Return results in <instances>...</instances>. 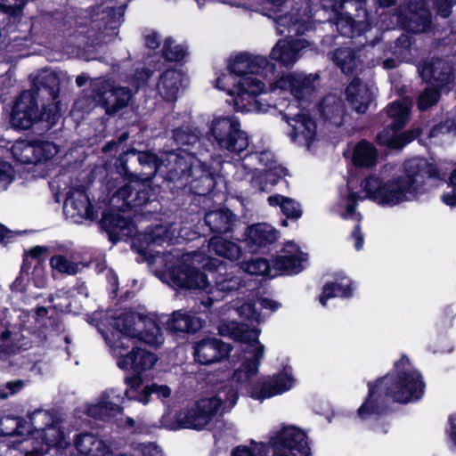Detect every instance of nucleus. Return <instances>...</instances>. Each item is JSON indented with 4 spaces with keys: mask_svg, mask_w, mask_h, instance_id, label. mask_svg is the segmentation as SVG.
Returning a JSON list of instances; mask_svg holds the SVG:
<instances>
[{
    "mask_svg": "<svg viewBox=\"0 0 456 456\" xmlns=\"http://www.w3.org/2000/svg\"><path fill=\"white\" fill-rule=\"evenodd\" d=\"M367 387V395L357 409L356 417L362 421H378L393 412L392 403L419 402L424 396L426 383L420 371L403 354L392 370L368 381Z\"/></svg>",
    "mask_w": 456,
    "mask_h": 456,
    "instance_id": "nucleus-1",
    "label": "nucleus"
},
{
    "mask_svg": "<svg viewBox=\"0 0 456 456\" xmlns=\"http://www.w3.org/2000/svg\"><path fill=\"white\" fill-rule=\"evenodd\" d=\"M431 179H440L437 165L425 158H413L404 161L402 174L387 180L369 175L362 187L369 200L381 206L394 207L425 193Z\"/></svg>",
    "mask_w": 456,
    "mask_h": 456,
    "instance_id": "nucleus-2",
    "label": "nucleus"
},
{
    "mask_svg": "<svg viewBox=\"0 0 456 456\" xmlns=\"http://www.w3.org/2000/svg\"><path fill=\"white\" fill-rule=\"evenodd\" d=\"M234 337L237 341L246 345L242 351L249 355L245 356L240 366L233 370L232 379L240 384L250 398L263 402L292 388L295 379L285 369L272 376L253 380L265 355V346L259 341L258 330H238Z\"/></svg>",
    "mask_w": 456,
    "mask_h": 456,
    "instance_id": "nucleus-3",
    "label": "nucleus"
},
{
    "mask_svg": "<svg viewBox=\"0 0 456 456\" xmlns=\"http://www.w3.org/2000/svg\"><path fill=\"white\" fill-rule=\"evenodd\" d=\"M231 76L239 77L233 82V88L229 94L233 98L234 110L237 112H248L253 109L258 111L266 110L257 97L265 93V85L253 75H259L264 78L273 76L276 66L265 56L253 55L248 53H240L228 64Z\"/></svg>",
    "mask_w": 456,
    "mask_h": 456,
    "instance_id": "nucleus-4",
    "label": "nucleus"
},
{
    "mask_svg": "<svg viewBox=\"0 0 456 456\" xmlns=\"http://www.w3.org/2000/svg\"><path fill=\"white\" fill-rule=\"evenodd\" d=\"M147 321L146 316L135 312H124L113 318L105 340L118 359L122 354L130 352L131 346H135L134 339L151 346L158 343L157 334L145 330Z\"/></svg>",
    "mask_w": 456,
    "mask_h": 456,
    "instance_id": "nucleus-5",
    "label": "nucleus"
},
{
    "mask_svg": "<svg viewBox=\"0 0 456 456\" xmlns=\"http://www.w3.org/2000/svg\"><path fill=\"white\" fill-rule=\"evenodd\" d=\"M386 115L391 122L379 131L375 138L378 145L392 150H399L413 142L421 134L419 128L409 129L401 132L407 125L410 118V110L403 102L395 101L390 102L380 117Z\"/></svg>",
    "mask_w": 456,
    "mask_h": 456,
    "instance_id": "nucleus-6",
    "label": "nucleus"
},
{
    "mask_svg": "<svg viewBox=\"0 0 456 456\" xmlns=\"http://www.w3.org/2000/svg\"><path fill=\"white\" fill-rule=\"evenodd\" d=\"M209 136L221 150L240 156L249 144L247 132L241 129L240 120L236 117L214 118Z\"/></svg>",
    "mask_w": 456,
    "mask_h": 456,
    "instance_id": "nucleus-7",
    "label": "nucleus"
},
{
    "mask_svg": "<svg viewBox=\"0 0 456 456\" xmlns=\"http://www.w3.org/2000/svg\"><path fill=\"white\" fill-rule=\"evenodd\" d=\"M155 191L151 185L150 179L133 178L121 186L112 197V200L119 202L121 211L131 210L134 213H151L147 206L155 200Z\"/></svg>",
    "mask_w": 456,
    "mask_h": 456,
    "instance_id": "nucleus-8",
    "label": "nucleus"
},
{
    "mask_svg": "<svg viewBox=\"0 0 456 456\" xmlns=\"http://www.w3.org/2000/svg\"><path fill=\"white\" fill-rule=\"evenodd\" d=\"M200 159L188 149H176L162 153L161 172L169 182L180 183V187L190 180L191 172L199 165Z\"/></svg>",
    "mask_w": 456,
    "mask_h": 456,
    "instance_id": "nucleus-9",
    "label": "nucleus"
},
{
    "mask_svg": "<svg viewBox=\"0 0 456 456\" xmlns=\"http://www.w3.org/2000/svg\"><path fill=\"white\" fill-rule=\"evenodd\" d=\"M307 439V434L302 429L294 426L283 427L270 438L272 456H311Z\"/></svg>",
    "mask_w": 456,
    "mask_h": 456,
    "instance_id": "nucleus-10",
    "label": "nucleus"
},
{
    "mask_svg": "<svg viewBox=\"0 0 456 456\" xmlns=\"http://www.w3.org/2000/svg\"><path fill=\"white\" fill-rule=\"evenodd\" d=\"M222 406V400L212 396L201 398L195 402L192 407L179 411L175 415L180 428L202 430L212 420Z\"/></svg>",
    "mask_w": 456,
    "mask_h": 456,
    "instance_id": "nucleus-11",
    "label": "nucleus"
},
{
    "mask_svg": "<svg viewBox=\"0 0 456 456\" xmlns=\"http://www.w3.org/2000/svg\"><path fill=\"white\" fill-rule=\"evenodd\" d=\"M400 28L411 34L425 33L431 29L432 13L426 0H409L404 10L397 14Z\"/></svg>",
    "mask_w": 456,
    "mask_h": 456,
    "instance_id": "nucleus-12",
    "label": "nucleus"
},
{
    "mask_svg": "<svg viewBox=\"0 0 456 456\" xmlns=\"http://www.w3.org/2000/svg\"><path fill=\"white\" fill-rule=\"evenodd\" d=\"M123 16L124 11L121 7L101 8V6H97L90 15L86 31L89 34L88 37L100 40L117 34Z\"/></svg>",
    "mask_w": 456,
    "mask_h": 456,
    "instance_id": "nucleus-13",
    "label": "nucleus"
},
{
    "mask_svg": "<svg viewBox=\"0 0 456 456\" xmlns=\"http://www.w3.org/2000/svg\"><path fill=\"white\" fill-rule=\"evenodd\" d=\"M168 275L173 284L179 289H207L210 287L206 273L184 259H178L172 265Z\"/></svg>",
    "mask_w": 456,
    "mask_h": 456,
    "instance_id": "nucleus-14",
    "label": "nucleus"
},
{
    "mask_svg": "<svg viewBox=\"0 0 456 456\" xmlns=\"http://www.w3.org/2000/svg\"><path fill=\"white\" fill-rule=\"evenodd\" d=\"M161 160L162 156L159 158L151 151H138L135 148H131L119 155L114 166L118 175L125 180L131 181L133 178H138L139 175L130 169L129 162L137 161L142 167L161 171Z\"/></svg>",
    "mask_w": 456,
    "mask_h": 456,
    "instance_id": "nucleus-15",
    "label": "nucleus"
},
{
    "mask_svg": "<svg viewBox=\"0 0 456 456\" xmlns=\"http://www.w3.org/2000/svg\"><path fill=\"white\" fill-rule=\"evenodd\" d=\"M99 225L113 244L126 240L128 238L134 237L136 232V224L134 219L130 216H124L114 210L103 211Z\"/></svg>",
    "mask_w": 456,
    "mask_h": 456,
    "instance_id": "nucleus-16",
    "label": "nucleus"
},
{
    "mask_svg": "<svg viewBox=\"0 0 456 456\" xmlns=\"http://www.w3.org/2000/svg\"><path fill=\"white\" fill-rule=\"evenodd\" d=\"M38 102L30 92L22 91L16 98L10 115V124L15 130L25 131L37 122Z\"/></svg>",
    "mask_w": 456,
    "mask_h": 456,
    "instance_id": "nucleus-17",
    "label": "nucleus"
},
{
    "mask_svg": "<svg viewBox=\"0 0 456 456\" xmlns=\"http://www.w3.org/2000/svg\"><path fill=\"white\" fill-rule=\"evenodd\" d=\"M419 72L422 79L430 86L447 92L451 90L450 86L454 81V69L450 61L443 58L433 57L421 65Z\"/></svg>",
    "mask_w": 456,
    "mask_h": 456,
    "instance_id": "nucleus-18",
    "label": "nucleus"
},
{
    "mask_svg": "<svg viewBox=\"0 0 456 456\" xmlns=\"http://www.w3.org/2000/svg\"><path fill=\"white\" fill-rule=\"evenodd\" d=\"M232 350V345L216 337H206L193 345V355L201 365H210L227 358Z\"/></svg>",
    "mask_w": 456,
    "mask_h": 456,
    "instance_id": "nucleus-19",
    "label": "nucleus"
},
{
    "mask_svg": "<svg viewBox=\"0 0 456 456\" xmlns=\"http://www.w3.org/2000/svg\"><path fill=\"white\" fill-rule=\"evenodd\" d=\"M133 96L131 89L127 86H116L107 82L96 92L95 101L105 110L109 116L115 115L126 107Z\"/></svg>",
    "mask_w": 456,
    "mask_h": 456,
    "instance_id": "nucleus-20",
    "label": "nucleus"
},
{
    "mask_svg": "<svg viewBox=\"0 0 456 456\" xmlns=\"http://www.w3.org/2000/svg\"><path fill=\"white\" fill-rule=\"evenodd\" d=\"M318 78V75L289 73L281 76L275 81V87L281 90H289L297 101L302 102L307 100L314 92V82Z\"/></svg>",
    "mask_w": 456,
    "mask_h": 456,
    "instance_id": "nucleus-21",
    "label": "nucleus"
},
{
    "mask_svg": "<svg viewBox=\"0 0 456 456\" xmlns=\"http://www.w3.org/2000/svg\"><path fill=\"white\" fill-rule=\"evenodd\" d=\"M243 242L251 253L262 248L269 249L278 240V232L267 224L258 223L248 225L243 234Z\"/></svg>",
    "mask_w": 456,
    "mask_h": 456,
    "instance_id": "nucleus-22",
    "label": "nucleus"
},
{
    "mask_svg": "<svg viewBox=\"0 0 456 456\" xmlns=\"http://www.w3.org/2000/svg\"><path fill=\"white\" fill-rule=\"evenodd\" d=\"M157 361L158 357L154 353L139 346H133L130 352L119 356L117 364L121 370L142 373L151 369Z\"/></svg>",
    "mask_w": 456,
    "mask_h": 456,
    "instance_id": "nucleus-23",
    "label": "nucleus"
},
{
    "mask_svg": "<svg viewBox=\"0 0 456 456\" xmlns=\"http://www.w3.org/2000/svg\"><path fill=\"white\" fill-rule=\"evenodd\" d=\"M37 102H58L60 94V78L54 72L36 77L29 90Z\"/></svg>",
    "mask_w": 456,
    "mask_h": 456,
    "instance_id": "nucleus-24",
    "label": "nucleus"
},
{
    "mask_svg": "<svg viewBox=\"0 0 456 456\" xmlns=\"http://www.w3.org/2000/svg\"><path fill=\"white\" fill-rule=\"evenodd\" d=\"M168 229L162 224L149 226L143 232L134 235L133 248L141 256H146L154 246H163L168 240Z\"/></svg>",
    "mask_w": 456,
    "mask_h": 456,
    "instance_id": "nucleus-25",
    "label": "nucleus"
},
{
    "mask_svg": "<svg viewBox=\"0 0 456 456\" xmlns=\"http://www.w3.org/2000/svg\"><path fill=\"white\" fill-rule=\"evenodd\" d=\"M311 18L312 9L310 4L304 1L296 2L290 11L277 17L276 23L280 27L286 28L289 33L295 30V33L297 34L300 28H305Z\"/></svg>",
    "mask_w": 456,
    "mask_h": 456,
    "instance_id": "nucleus-26",
    "label": "nucleus"
},
{
    "mask_svg": "<svg viewBox=\"0 0 456 456\" xmlns=\"http://www.w3.org/2000/svg\"><path fill=\"white\" fill-rule=\"evenodd\" d=\"M190 186V191L198 196H207L213 192L216 180L215 174L211 172L210 167L200 160L193 172L190 180L183 184V186Z\"/></svg>",
    "mask_w": 456,
    "mask_h": 456,
    "instance_id": "nucleus-27",
    "label": "nucleus"
},
{
    "mask_svg": "<svg viewBox=\"0 0 456 456\" xmlns=\"http://www.w3.org/2000/svg\"><path fill=\"white\" fill-rule=\"evenodd\" d=\"M206 324V321L195 314L183 310L173 312L167 321V330L174 334H195Z\"/></svg>",
    "mask_w": 456,
    "mask_h": 456,
    "instance_id": "nucleus-28",
    "label": "nucleus"
},
{
    "mask_svg": "<svg viewBox=\"0 0 456 456\" xmlns=\"http://www.w3.org/2000/svg\"><path fill=\"white\" fill-rule=\"evenodd\" d=\"M58 152L57 146L53 142L34 141L24 146L19 161L23 164L37 165L51 160Z\"/></svg>",
    "mask_w": 456,
    "mask_h": 456,
    "instance_id": "nucleus-29",
    "label": "nucleus"
},
{
    "mask_svg": "<svg viewBox=\"0 0 456 456\" xmlns=\"http://www.w3.org/2000/svg\"><path fill=\"white\" fill-rule=\"evenodd\" d=\"M70 207L77 215L87 220H96L98 218V212L88 196L86 189L80 187L74 191H69L64 202V208ZM75 215V213H73Z\"/></svg>",
    "mask_w": 456,
    "mask_h": 456,
    "instance_id": "nucleus-30",
    "label": "nucleus"
},
{
    "mask_svg": "<svg viewBox=\"0 0 456 456\" xmlns=\"http://www.w3.org/2000/svg\"><path fill=\"white\" fill-rule=\"evenodd\" d=\"M354 289L353 281L348 277L338 274L335 281H328L323 285L319 302L325 306L330 298L336 297L349 298L353 297Z\"/></svg>",
    "mask_w": 456,
    "mask_h": 456,
    "instance_id": "nucleus-31",
    "label": "nucleus"
},
{
    "mask_svg": "<svg viewBox=\"0 0 456 456\" xmlns=\"http://www.w3.org/2000/svg\"><path fill=\"white\" fill-rule=\"evenodd\" d=\"M236 220L235 214L229 208L209 211L205 215L204 221L209 231L216 235L232 232Z\"/></svg>",
    "mask_w": 456,
    "mask_h": 456,
    "instance_id": "nucleus-32",
    "label": "nucleus"
},
{
    "mask_svg": "<svg viewBox=\"0 0 456 456\" xmlns=\"http://www.w3.org/2000/svg\"><path fill=\"white\" fill-rule=\"evenodd\" d=\"M182 73L176 69H168L159 77L157 90L166 102H175L182 86Z\"/></svg>",
    "mask_w": 456,
    "mask_h": 456,
    "instance_id": "nucleus-33",
    "label": "nucleus"
},
{
    "mask_svg": "<svg viewBox=\"0 0 456 456\" xmlns=\"http://www.w3.org/2000/svg\"><path fill=\"white\" fill-rule=\"evenodd\" d=\"M318 110L324 121L333 125H341L344 121L345 107L340 98L334 94L322 97L318 104Z\"/></svg>",
    "mask_w": 456,
    "mask_h": 456,
    "instance_id": "nucleus-34",
    "label": "nucleus"
},
{
    "mask_svg": "<svg viewBox=\"0 0 456 456\" xmlns=\"http://www.w3.org/2000/svg\"><path fill=\"white\" fill-rule=\"evenodd\" d=\"M74 445L77 451L85 456H106L111 453L110 447L102 440L90 433L76 435Z\"/></svg>",
    "mask_w": 456,
    "mask_h": 456,
    "instance_id": "nucleus-35",
    "label": "nucleus"
},
{
    "mask_svg": "<svg viewBox=\"0 0 456 456\" xmlns=\"http://www.w3.org/2000/svg\"><path fill=\"white\" fill-rule=\"evenodd\" d=\"M378 151L375 146L365 139L359 141L354 148L352 162L356 167L370 168L376 166Z\"/></svg>",
    "mask_w": 456,
    "mask_h": 456,
    "instance_id": "nucleus-36",
    "label": "nucleus"
},
{
    "mask_svg": "<svg viewBox=\"0 0 456 456\" xmlns=\"http://www.w3.org/2000/svg\"><path fill=\"white\" fill-rule=\"evenodd\" d=\"M298 49L295 42L280 39L273 47L270 58L282 66L293 65L297 60Z\"/></svg>",
    "mask_w": 456,
    "mask_h": 456,
    "instance_id": "nucleus-37",
    "label": "nucleus"
},
{
    "mask_svg": "<svg viewBox=\"0 0 456 456\" xmlns=\"http://www.w3.org/2000/svg\"><path fill=\"white\" fill-rule=\"evenodd\" d=\"M19 333H12L4 319L0 318V350L7 354H15L30 347V342L20 343Z\"/></svg>",
    "mask_w": 456,
    "mask_h": 456,
    "instance_id": "nucleus-38",
    "label": "nucleus"
},
{
    "mask_svg": "<svg viewBox=\"0 0 456 456\" xmlns=\"http://www.w3.org/2000/svg\"><path fill=\"white\" fill-rule=\"evenodd\" d=\"M209 247L216 255L232 261L240 259L242 255V250L237 243L219 236L211 238Z\"/></svg>",
    "mask_w": 456,
    "mask_h": 456,
    "instance_id": "nucleus-39",
    "label": "nucleus"
},
{
    "mask_svg": "<svg viewBox=\"0 0 456 456\" xmlns=\"http://www.w3.org/2000/svg\"><path fill=\"white\" fill-rule=\"evenodd\" d=\"M333 60L343 73L352 75L360 63L359 56L351 47H340L335 50Z\"/></svg>",
    "mask_w": 456,
    "mask_h": 456,
    "instance_id": "nucleus-40",
    "label": "nucleus"
},
{
    "mask_svg": "<svg viewBox=\"0 0 456 456\" xmlns=\"http://www.w3.org/2000/svg\"><path fill=\"white\" fill-rule=\"evenodd\" d=\"M172 138L179 149H188L194 146L200 140V132L190 126H181L172 131Z\"/></svg>",
    "mask_w": 456,
    "mask_h": 456,
    "instance_id": "nucleus-41",
    "label": "nucleus"
},
{
    "mask_svg": "<svg viewBox=\"0 0 456 456\" xmlns=\"http://www.w3.org/2000/svg\"><path fill=\"white\" fill-rule=\"evenodd\" d=\"M361 93L362 83L359 78H354L345 91L346 100L354 107L357 113L362 114L368 110L370 100L364 101V96Z\"/></svg>",
    "mask_w": 456,
    "mask_h": 456,
    "instance_id": "nucleus-42",
    "label": "nucleus"
},
{
    "mask_svg": "<svg viewBox=\"0 0 456 456\" xmlns=\"http://www.w3.org/2000/svg\"><path fill=\"white\" fill-rule=\"evenodd\" d=\"M338 30L342 36L353 37L360 35L365 28V23L355 20L349 13L340 14L336 22Z\"/></svg>",
    "mask_w": 456,
    "mask_h": 456,
    "instance_id": "nucleus-43",
    "label": "nucleus"
},
{
    "mask_svg": "<svg viewBox=\"0 0 456 456\" xmlns=\"http://www.w3.org/2000/svg\"><path fill=\"white\" fill-rule=\"evenodd\" d=\"M123 408L110 401H102L88 408V415L96 419H102L115 418L121 413Z\"/></svg>",
    "mask_w": 456,
    "mask_h": 456,
    "instance_id": "nucleus-44",
    "label": "nucleus"
},
{
    "mask_svg": "<svg viewBox=\"0 0 456 456\" xmlns=\"http://www.w3.org/2000/svg\"><path fill=\"white\" fill-rule=\"evenodd\" d=\"M273 266L286 274H297L301 267V259L296 255H277L273 259Z\"/></svg>",
    "mask_w": 456,
    "mask_h": 456,
    "instance_id": "nucleus-45",
    "label": "nucleus"
},
{
    "mask_svg": "<svg viewBox=\"0 0 456 456\" xmlns=\"http://www.w3.org/2000/svg\"><path fill=\"white\" fill-rule=\"evenodd\" d=\"M41 110L37 114V122L46 123L49 128L55 126L61 117V101L41 103Z\"/></svg>",
    "mask_w": 456,
    "mask_h": 456,
    "instance_id": "nucleus-46",
    "label": "nucleus"
},
{
    "mask_svg": "<svg viewBox=\"0 0 456 456\" xmlns=\"http://www.w3.org/2000/svg\"><path fill=\"white\" fill-rule=\"evenodd\" d=\"M285 117L289 125L293 126L295 130L297 129V125H300L303 128L301 133L305 137L314 138L316 135V123L310 114L299 112L291 118Z\"/></svg>",
    "mask_w": 456,
    "mask_h": 456,
    "instance_id": "nucleus-47",
    "label": "nucleus"
},
{
    "mask_svg": "<svg viewBox=\"0 0 456 456\" xmlns=\"http://www.w3.org/2000/svg\"><path fill=\"white\" fill-rule=\"evenodd\" d=\"M125 384L126 388L125 390V395L128 400L137 401L142 403V392H143V379L142 373H135L132 376H126L125 378Z\"/></svg>",
    "mask_w": 456,
    "mask_h": 456,
    "instance_id": "nucleus-48",
    "label": "nucleus"
},
{
    "mask_svg": "<svg viewBox=\"0 0 456 456\" xmlns=\"http://www.w3.org/2000/svg\"><path fill=\"white\" fill-rule=\"evenodd\" d=\"M49 251L47 246H35L30 248L28 250H25L24 254L27 255L31 260H36L37 264L34 266L32 274L34 276V283L36 287L41 288L45 284V280L37 278L36 275H39L40 272H43L42 265L44 263L43 255Z\"/></svg>",
    "mask_w": 456,
    "mask_h": 456,
    "instance_id": "nucleus-49",
    "label": "nucleus"
},
{
    "mask_svg": "<svg viewBox=\"0 0 456 456\" xmlns=\"http://www.w3.org/2000/svg\"><path fill=\"white\" fill-rule=\"evenodd\" d=\"M49 265L53 271L59 273L75 275L78 272V265L65 255H53L49 260Z\"/></svg>",
    "mask_w": 456,
    "mask_h": 456,
    "instance_id": "nucleus-50",
    "label": "nucleus"
},
{
    "mask_svg": "<svg viewBox=\"0 0 456 456\" xmlns=\"http://www.w3.org/2000/svg\"><path fill=\"white\" fill-rule=\"evenodd\" d=\"M175 40L172 37H167L164 40L161 50V57L167 62H178L183 60L186 51L182 45H175Z\"/></svg>",
    "mask_w": 456,
    "mask_h": 456,
    "instance_id": "nucleus-51",
    "label": "nucleus"
},
{
    "mask_svg": "<svg viewBox=\"0 0 456 456\" xmlns=\"http://www.w3.org/2000/svg\"><path fill=\"white\" fill-rule=\"evenodd\" d=\"M444 89H441L436 86H431L430 87H427L420 94L418 99V108L421 111L428 110L429 108L436 105L440 98L441 94Z\"/></svg>",
    "mask_w": 456,
    "mask_h": 456,
    "instance_id": "nucleus-52",
    "label": "nucleus"
},
{
    "mask_svg": "<svg viewBox=\"0 0 456 456\" xmlns=\"http://www.w3.org/2000/svg\"><path fill=\"white\" fill-rule=\"evenodd\" d=\"M43 412L42 410L37 409L32 412L28 413V421L22 418L17 416V435L15 436H23L33 435L35 430H37L38 428L35 425V417Z\"/></svg>",
    "mask_w": 456,
    "mask_h": 456,
    "instance_id": "nucleus-53",
    "label": "nucleus"
},
{
    "mask_svg": "<svg viewBox=\"0 0 456 456\" xmlns=\"http://www.w3.org/2000/svg\"><path fill=\"white\" fill-rule=\"evenodd\" d=\"M232 381L236 384V387L233 386H226L224 387L223 391H220L218 395H216V398H220L222 400V404L224 403H227L229 408H232L239 399V390H240L242 395H246L250 397L245 389L241 388V386L238 384L236 381L232 379Z\"/></svg>",
    "mask_w": 456,
    "mask_h": 456,
    "instance_id": "nucleus-54",
    "label": "nucleus"
},
{
    "mask_svg": "<svg viewBox=\"0 0 456 456\" xmlns=\"http://www.w3.org/2000/svg\"><path fill=\"white\" fill-rule=\"evenodd\" d=\"M152 394H155L159 399L163 400L171 395V389L167 385H158L156 383L144 386L142 398L143 404L150 403Z\"/></svg>",
    "mask_w": 456,
    "mask_h": 456,
    "instance_id": "nucleus-55",
    "label": "nucleus"
},
{
    "mask_svg": "<svg viewBox=\"0 0 456 456\" xmlns=\"http://www.w3.org/2000/svg\"><path fill=\"white\" fill-rule=\"evenodd\" d=\"M45 440L49 448L63 449L67 444L64 432L54 426H51L45 432Z\"/></svg>",
    "mask_w": 456,
    "mask_h": 456,
    "instance_id": "nucleus-56",
    "label": "nucleus"
},
{
    "mask_svg": "<svg viewBox=\"0 0 456 456\" xmlns=\"http://www.w3.org/2000/svg\"><path fill=\"white\" fill-rule=\"evenodd\" d=\"M257 300L248 298L239 307L238 312L241 317L251 322H259L261 318L260 309L256 306Z\"/></svg>",
    "mask_w": 456,
    "mask_h": 456,
    "instance_id": "nucleus-57",
    "label": "nucleus"
},
{
    "mask_svg": "<svg viewBox=\"0 0 456 456\" xmlns=\"http://www.w3.org/2000/svg\"><path fill=\"white\" fill-rule=\"evenodd\" d=\"M17 416L6 415L0 418V436L12 437L17 435Z\"/></svg>",
    "mask_w": 456,
    "mask_h": 456,
    "instance_id": "nucleus-58",
    "label": "nucleus"
},
{
    "mask_svg": "<svg viewBox=\"0 0 456 456\" xmlns=\"http://www.w3.org/2000/svg\"><path fill=\"white\" fill-rule=\"evenodd\" d=\"M281 212L288 219L293 220L299 219L303 214L299 203L289 197L281 206Z\"/></svg>",
    "mask_w": 456,
    "mask_h": 456,
    "instance_id": "nucleus-59",
    "label": "nucleus"
},
{
    "mask_svg": "<svg viewBox=\"0 0 456 456\" xmlns=\"http://www.w3.org/2000/svg\"><path fill=\"white\" fill-rule=\"evenodd\" d=\"M153 75V71L147 68H142L141 69H136L134 75L132 77V86L136 89V91L141 88H144L147 86L149 80Z\"/></svg>",
    "mask_w": 456,
    "mask_h": 456,
    "instance_id": "nucleus-60",
    "label": "nucleus"
},
{
    "mask_svg": "<svg viewBox=\"0 0 456 456\" xmlns=\"http://www.w3.org/2000/svg\"><path fill=\"white\" fill-rule=\"evenodd\" d=\"M13 178V168L12 165L7 161L0 160V191L5 190L12 182Z\"/></svg>",
    "mask_w": 456,
    "mask_h": 456,
    "instance_id": "nucleus-61",
    "label": "nucleus"
},
{
    "mask_svg": "<svg viewBox=\"0 0 456 456\" xmlns=\"http://www.w3.org/2000/svg\"><path fill=\"white\" fill-rule=\"evenodd\" d=\"M449 184L452 189L450 191L444 192L441 196L442 201L450 207L456 206V168L452 172L449 177Z\"/></svg>",
    "mask_w": 456,
    "mask_h": 456,
    "instance_id": "nucleus-62",
    "label": "nucleus"
},
{
    "mask_svg": "<svg viewBox=\"0 0 456 456\" xmlns=\"http://www.w3.org/2000/svg\"><path fill=\"white\" fill-rule=\"evenodd\" d=\"M269 270V263L264 258L252 260L247 265V271L255 275L265 274Z\"/></svg>",
    "mask_w": 456,
    "mask_h": 456,
    "instance_id": "nucleus-63",
    "label": "nucleus"
},
{
    "mask_svg": "<svg viewBox=\"0 0 456 456\" xmlns=\"http://www.w3.org/2000/svg\"><path fill=\"white\" fill-rule=\"evenodd\" d=\"M434 8L438 16L447 19L452 12V3L451 0H436Z\"/></svg>",
    "mask_w": 456,
    "mask_h": 456,
    "instance_id": "nucleus-64",
    "label": "nucleus"
}]
</instances>
